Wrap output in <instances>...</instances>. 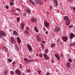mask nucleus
Listing matches in <instances>:
<instances>
[{
  "mask_svg": "<svg viewBox=\"0 0 75 75\" xmlns=\"http://www.w3.org/2000/svg\"><path fill=\"white\" fill-rule=\"evenodd\" d=\"M10 73L11 75H13V74H14V72L13 71H11L10 72Z\"/></svg>",
  "mask_w": 75,
  "mask_h": 75,
  "instance_id": "nucleus-30",
  "label": "nucleus"
},
{
  "mask_svg": "<svg viewBox=\"0 0 75 75\" xmlns=\"http://www.w3.org/2000/svg\"><path fill=\"white\" fill-rule=\"evenodd\" d=\"M24 27V23H21V28L22 30L21 31H23V30Z\"/></svg>",
  "mask_w": 75,
  "mask_h": 75,
  "instance_id": "nucleus-13",
  "label": "nucleus"
},
{
  "mask_svg": "<svg viewBox=\"0 0 75 75\" xmlns=\"http://www.w3.org/2000/svg\"><path fill=\"white\" fill-rule=\"evenodd\" d=\"M26 29L27 30H30V28H29L28 27H26Z\"/></svg>",
  "mask_w": 75,
  "mask_h": 75,
  "instance_id": "nucleus-43",
  "label": "nucleus"
},
{
  "mask_svg": "<svg viewBox=\"0 0 75 75\" xmlns=\"http://www.w3.org/2000/svg\"><path fill=\"white\" fill-rule=\"evenodd\" d=\"M59 42V39H57V42Z\"/></svg>",
  "mask_w": 75,
  "mask_h": 75,
  "instance_id": "nucleus-52",
  "label": "nucleus"
},
{
  "mask_svg": "<svg viewBox=\"0 0 75 75\" xmlns=\"http://www.w3.org/2000/svg\"><path fill=\"white\" fill-rule=\"evenodd\" d=\"M50 47L51 48H52L53 47H54L55 46V44L54 43V44H51L50 45Z\"/></svg>",
  "mask_w": 75,
  "mask_h": 75,
  "instance_id": "nucleus-20",
  "label": "nucleus"
},
{
  "mask_svg": "<svg viewBox=\"0 0 75 75\" xmlns=\"http://www.w3.org/2000/svg\"><path fill=\"white\" fill-rule=\"evenodd\" d=\"M44 25L46 28H48L50 27V23L48 22H44Z\"/></svg>",
  "mask_w": 75,
  "mask_h": 75,
  "instance_id": "nucleus-3",
  "label": "nucleus"
},
{
  "mask_svg": "<svg viewBox=\"0 0 75 75\" xmlns=\"http://www.w3.org/2000/svg\"><path fill=\"white\" fill-rule=\"evenodd\" d=\"M60 57L62 59H63V55H62V54H60Z\"/></svg>",
  "mask_w": 75,
  "mask_h": 75,
  "instance_id": "nucleus-38",
  "label": "nucleus"
},
{
  "mask_svg": "<svg viewBox=\"0 0 75 75\" xmlns=\"http://www.w3.org/2000/svg\"><path fill=\"white\" fill-rule=\"evenodd\" d=\"M39 56L40 57H42V54H40Z\"/></svg>",
  "mask_w": 75,
  "mask_h": 75,
  "instance_id": "nucleus-49",
  "label": "nucleus"
},
{
  "mask_svg": "<svg viewBox=\"0 0 75 75\" xmlns=\"http://www.w3.org/2000/svg\"><path fill=\"white\" fill-rule=\"evenodd\" d=\"M11 12H15V9H14V8H12V9L11 10Z\"/></svg>",
  "mask_w": 75,
  "mask_h": 75,
  "instance_id": "nucleus-28",
  "label": "nucleus"
},
{
  "mask_svg": "<svg viewBox=\"0 0 75 75\" xmlns=\"http://www.w3.org/2000/svg\"><path fill=\"white\" fill-rule=\"evenodd\" d=\"M52 61L53 63H54V59H52Z\"/></svg>",
  "mask_w": 75,
  "mask_h": 75,
  "instance_id": "nucleus-48",
  "label": "nucleus"
},
{
  "mask_svg": "<svg viewBox=\"0 0 75 75\" xmlns=\"http://www.w3.org/2000/svg\"><path fill=\"white\" fill-rule=\"evenodd\" d=\"M14 14H15V16H18V13L17 12H15V13Z\"/></svg>",
  "mask_w": 75,
  "mask_h": 75,
  "instance_id": "nucleus-35",
  "label": "nucleus"
},
{
  "mask_svg": "<svg viewBox=\"0 0 75 75\" xmlns=\"http://www.w3.org/2000/svg\"><path fill=\"white\" fill-rule=\"evenodd\" d=\"M10 5H11V6H13V5L14 4V3H13V2H11L10 3Z\"/></svg>",
  "mask_w": 75,
  "mask_h": 75,
  "instance_id": "nucleus-37",
  "label": "nucleus"
},
{
  "mask_svg": "<svg viewBox=\"0 0 75 75\" xmlns=\"http://www.w3.org/2000/svg\"><path fill=\"white\" fill-rule=\"evenodd\" d=\"M37 19H35L34 18H32V22H33V23H35V22H37Z\"/></svg>",
  "mask_w": 75,
  "mask_h": 75,
  "instance_id": "nucleus-12",
  "label": "nucleus"
},
{
  "mask_svg": "<svg viewBox=\"0 0 75 75\" xmlns=\"http://www.w3.org/2000/svg\"><path fill=\"white\" fill-rule=\"evenodd\" d=\"M13 35L15 36H17L18 35V33L16 31H13Z\"/></svg>",
  "mask_w": 75,
  "mask_h": 75,
  "instance_id": "nucleus-15",
  "label": "nucleus"
},
{
  "mask_svg": "<svg viewBox=\"0 0 75 75\" xmlns=\"http://www.w3.org/2000/svg\"><path fill=\"white\" fill-rule=\"evenodd\" d=\"M42 47H43V48L44 47V45H42Z\"/></svg>",
  "mask_w": 75,
  "mask_h": 75,
  "instance_id": "nucleus-61",
  "label": "nucleus"
},
{
  "mask_svg": "<svg viewBox=\"0 0 75 75\" xmlns=\"http://www.w3.org/2000/svg\"><path fill=\"white\" fill-rule=\"evenodd\" d=\"M44 1V2H45L47 0H43Z\"/></svg>",
  "mask_w": 75,
  "mask_h": 75,
  "instance_id": "nucleus-57",
  "label": "nucleus"
},
{
  "mask_svg": "<svg viewBox=\"0 0 75 75\" xmlns=\"http://www.w3.org/2000/svg\"><path fill=\"white\" fill-rule=\"evenodd\" d=\"M39 3L40 5H42L43 3V2L42 1H41L40 0H39Z\"/></svg>",
  "mask_w": 75,
  "mask_h": 75,
  "instance_id": "nucleus-25",
  "label": "nucleus"
},
{
  "mask_svg": "<svg viewBox=\"0 0 75 75\" xmlns=\"http://www.w3.org/2000/svg\"><path fill=\"white\" fill-rule=\"evenodd\" d=\"M15 47L16 49H17V51H18V50H19V47H18L17 46H16Z\"/></svg>",
  "mask_w": 75,
  "mask_h": 75,
  "instance_id": "nucleus-29",
  "label": "nucleus"
},
{
  "mask_svg": "<svg viewBox=\"0 0 75 75\" xmlns=\"http://www.w3.org/2000/svg\"><path fill=\"white\" fill-rule=\"evenodd\" d=\"M46 75H50V74H49V73H47Z\"/></svg>",
  "mask_w": 75,
  "mask_h": 75,
  "instance_id": "nucleus-56",
  "label": "nucleus"
},
{
  "mask_svg": "<svg viewBox=\"0 0 75 75\" xmlns=\"http://www.w3.org/2000/svg\"><path fill=\"white\" fill-rule=\"evenodd\" d=\"M47 14H49V12H47Z\"/></svg>",
  "mask_w": 75,
  "mask_h": 75,
  "instance_id": "nucleus-62",
  "label": "nucleus"
},
{
  "mask_svg": "<svg viewBox=\"0 0 75 75\" xmlns=\"http://www.w3.org/2000/svg\"><path fill=\"white\" fill-rule=\"evenodd\" d=\"M27 48H28L29 51H31L33 50V49L31 47V46L29 44H28L27 45Z\"/></svg>",
  "mask_w": 75,
  "mask_h": 75,
  "instance_id": "nucleus-8",
  "label": "nucleus"
},
{
  "mask_svg": "<svg viewBox=\"0 0 75 75\" xmlns=\"http://www.w3.org/2000/svg\"><path fill=\"white\" fill-rule=\"evenodd\" d=\"M0 35H3V36H6V34L4 32L0 31Z\"/></svg>",
  "mask_w": 75,
  "mask_h": 75,
  "instance_id": "nucleus-7",
  "label": "nucleus"
},
{
  "mask_svg": "<svg viewBox=\"0 0 75 75\" xmlns=\"http://www.w3.org/2000/svg\"><path fill=\"white\" fill-rule=\"evenodd\" d=\"M72 27H73V26L72 25H70L69 26V28H72Z\"/></svg>",
  "mask_w": 75,
  "mask_h": 75,
  "instance_id": "nucleus-46",
  "label": "nucleus"
},
{
  "mask_svg": "<svg viewBox=\"0 0 75 75\" xmlns=\"http://www.w3.org/2000/svg\"><path fill=\"white\" fill-rule=\"evenodd\" d=\"M36 40L37 41H38L40 42V38L38 35H37V37L36 38Z\"/></svg>",
  "mask_w": 75,
  "mask_h": 75,
  "instance_id": "nucleus-18",
  "label": "nucleus"
},
{
  "mask_svg": "<svg viewBox=\"0 0 75 75\" xmlns=\"http://www.w3.org/2000/svg\"><path fill=\"white\" fill-rule=\"evenodd\" d=\"M15 72L16 74H21L20 70L18 69H17L15 70Z\"/></svg>",
  "mask_w": 75,
  "mask_h": 75,
  "instance_id": "nucleus-10",
  "label": "nucleus"
},
{
  "mask_svg": "<svg viewBox=\"0 0 75 75\" xmlns=\"http://www.w3.org/2000/svg\"><path fill=\"white\" fill-rule=\"evenodd\" d=\"M53 2L54 3V4H55V7H57V5H58V2L57 0H53Z\"/></svg>",
  "mask_w": 75,
  "mask_h": 75,
  "instance_id": "nucleus-11",
  "label": "nucleus"
},
{
  "mask_svg": "<svg viewBox=\"0 0 75 75\" xmlns=\"http://www.w3.org/2000/svg\"><path fill=\"white\" fill-rule=\"evenodd\" d=\"M50 8L52 10V7H51V6H50Z\"/></svg>",
  "mask_w": 75,
  "mask_h": 75,
  "instance_id": "nucleus-60",
  "label": "nucleus"
},
{
  "mask_svg": "<svg viewBox=\"0 0 75 75\" xmlns=\"http://www.w3.org/2000/svg\"><path fill=\"white\" fill-rule=\"evenodd\" d=\"M0 37H1V38H2V36H1V35H0Z\"/></svg>",
  "mask_w": 75,
  "mask_h": 75,
  "instance_id": "nucleus-55",
  "label": "nucleus"
},
{
  "mask_svg": "<svg viewBox=\"0 0 75 75\" xmlns=\"http://www.w3.org/2000/svg\"><path fill=\"white\" fill-rule=\"evenodd\" d=\"M72 46H74V44H71L69 45V47H72Z\"/></svg>",
  "mask_w": 75,
  "mask_h": 75,
  "instance_id": "nucleus-33",
  "label": "nucleus"
},
{
  "mask_svg": "<svg viewBox=\"0 0 75 75\" xmlns=\"http://www.w3.org/2000/svg\"><path fill=\"white\" fill-rule=\"evenodd\" d=\"M7 74H8V70H6L5 71L4 73V75H7Z\"/></svg>",
  "mask_w": 75,
  "mask_h": 75,
  "instance_id": "nucleus-26",
  "label": "nucleus"
},
{
  "mask_svg": "<svg viewBox=\"0 0 75 75\" xmlns=\"http://www.w3.org/2000/svg\"><path fill=\"white\" fill-rule=\"evenodd\" d=\"M60 30H61V28L58 26H57L54 29V31L57 32H59Z\"/></svg>",
  "mask_w": 75,
  "mask_h": 75,
  "instance_id": "nucleus-2",
  "label": "nucleus"
},
{
  "mask_svg": "<svg viewBox=\"0 0 75 75\" xmlns=\"http://www.w3.org/2000/svg\"><path fill=\"white\" fill-rule=\"evenodd\" d=\"M69 61L70 62H72V59H69Z\"/></svg>",
  "mask_w": 75,
  "mask_h": 75,
  "instance_id": "nucleus-40",
  "label": "nucleus"
},
{
  "mask_svg": "<svg viewBox=\"0 0 75 75\" xmlns=\"http://www.w3.org/2000/svg\"><path fill=\"white\" fill-rule=\"evenodd\" d=\"M35 55H36V57H37V56H38V55H37V54H35Z\"/></svg>",
  "mask_w": 75,
  "mask_h": 75,
  "instance_id": "nucleus-58",
  "label": "nucleus"
},
{
  "mask_svg": "<svg viewBox=\"0 0 75 75\" xmlns=\"http://www.w3.org/2000/svg\"><path fill=\"white\" fill-rule=\"evenodd\" d=\"M62 40L64 42H67L68 40V38L67 36H64L62 38Z\"/></svg>",
  "mask_w": 75,
  "mask_h": 75,
  "instance_id": "nucleus-9",
  "label": "nucleus"
},
{
  "mask_svg": "<svg viewBox=\"0 0 75 75\" xmlns=\"http://www.w3.org/2000/svg\"><path fill=\"white\" fill-rule=\"evenodd\" d=\"M11 41L12 43H13V44L16 43V42L15 39H14V38L13 37L11 38Z\"/></svg>",
  "mask_w": 75,
  "mask_h": 75,
  "instance_id": "nucleus-4",
  "label": "nucleus"
},
{
  "mask_svg": "<svg viewBox=\"0 0 75 75\" xmlns=\"http://www.w3.org/2000/svg\"><path fill=\"white\" fill-rule=\"evenodd\" d=\"M29 1L32 4H38V0H35L34 1V2L32 0H29Z\"/></svg>",
  "mask_w": 75,
  "mask_h": 75,
  "instance_id": "nucleus-1",
  "label": "nucleus"
},
{
  "mask_svg": "<svg viewBox=\"0 0 75 75\" xmlns=\"http://www.w3.org/2000/svg\"><path fill=\"white\" fill-rule=\"evenodd\" d=\"M16 64V62H12V65H14V64Z\"/></svg>",
  "mask_w": 75,
  "mask_h": 75,
  "instance_id": "nucleus-44",
  "label": "nucleus"
},
{
  "mask_svg": "<svg viewBox=\"0 0 75 75\" xmlns=\"http://www.w3.org/2000/svg\"><path fill=\"white\" fill-rule=\"evenodd\" d=\"M16 10H18V8H17Z\"/></svg>",
  "mask_w": 75,
  "mask_h": 75,
  "instance_id": "nucleus-63",
  "label": "nucleus"
},
{
  "mask_svg": "<svg viewBox=\"0 0 75 75\" xmlns=\"http://www.w3.org/2000/svg\"><path fill=\"white\" fill-rule=\"evenodd\" d=\"M24 60L25 61H28V59L26 58H24Z\"/></svg>",
  "mask_w": 75,
  "mask_h": 75,
  "instance_id": "nucleus-36",
  "label": "nucleus"
},
{
  "mask_svg": "<svg viewBox=\"0 0 75 75\" xmlns=\"http://www.w3.org/2000/svg\"><path fill=\"white\" fill-rule=\"evenodd\" d=\"M5 8H6L7 9H8V6H5Z\"/></svg>",
  "mask_w": 75,
  "mask_h": 75,
  "instance_id": "nucleus-45",
  "label": "nucleus"
},
{
  "mask_svg": "<svg viewBox=\"0 0 75 75\" xmlns=\"http://www.w3.org/2000/svg\"><path fill=\"white\" fill-rule=\"evenodd\" d=\"M34 30L35 32H36L37 33H38V30L37 28L36 27H35L34 28Z\"/></svg>",
  "mask_w": 75,
  "mask_h": 75,
  "instance_id": "nucleus-21",
  "label": "nucleus"
},
{
  "mask_svg": "<svg viewBox=\"0 0 75 75\" xmlns=\"http://www.w3.org/2000/svg\"><path fill=\"white\" fill-rule=\"evenodd\" d=\"M45 34H48V32L46 31L45 32Z\"/></svg>",
  "mask_w": 75,
  "mask_h": 75,
  "instance_id": "nucleus-54",
  "label": "nucleus"
},
{
  "mask_svg": "<svg viewBox=\"0 0 75 75\" xmlns=\"http://www.w3.org/2000/svg\"><path fill=\"white\" fill-rule=\"evenodd\" d=\"M23 75H25V74L24 73L23 74Z\"/></svg>",
  "mask_w": 75,
  "mask_h": 75,
  "instance_id": "nucleus-64",
  "label": "nucleus"
},
{
  "mask_svg": "<svg viewBox=\"0 0 75 75\" xmlns=\"http://www.w3.org/2000/svg\"><path fill=\"white\" fill-rule=\"evenodd\" d=\"M67 21L66 22V23H67V25H69V20Z\"/></svg>",
  "mask_w": 75,
  "mask_h": 75,
  "instance_id": "nucleus-27",
  "label": "nucleus"
},
{
  "mask_svg": "<svg viewBox=\"0 0 75 75\" xmlns=\"http://www.w3.org/2000/svg\"><path fill=\"white\" fill-rule=\"evenodd\" d=\"M38 72L39 75L41 73V71H38Z\"/></svg>",
  "mask_w": 75,
  "mask_h": 75,
  "instance_id": "nucleus-41",
  "label": "nucleus"
},
{
  "mask_svg": "<svg viewBox=\"0 0 75 75\" xmlns=\"http://www.w3.org/2000/svg\"><path fill=\"white\" fill-rule=\"evenodd\" d=\"M30 70H29V69H28V70H27V72H30Z\"/></svg>",
  "mask_w": 75,
  "mask_h": 75,
  "instance_id": "nucleus-47",
  "label": "nucleus"
},
{
  "mask_svg": "<svg viewBox=\"0 0 75 75\" xmlns=\"http://www.w3.org/2000/svg\"><path fill=\"white\" fill-rule=\"evenodd\" d=\"M24 62L25 64H28V63H27V61H25Z\"/></svg>",
  "mask_w": 75,
  "mask_h": 75,
  "instance_id": "nucleus-51",
  "label": "nucleus"
},
{
  "mask_svg": "<svg viewBox=\"0 0 75 75\" xmlns=\"http://www.w3.org/2000/svg\"><path fill=\"white\" fill-rule=\"evenodd\" d=\"M67 68H69V67H70V66H71V64H70V63H69V62H67Z\"/></svg>",
  "mask_w": 75,
  "mask_h": 75,
  "instance_id": "nucleus-22",
  "label": "nucleus"
},
{
  "mask_svg": "<svg viewBox=\"0 0 75 75\" xmlns=\"http://www.w3.org/2000/svg\"><path fill=\"white\" fill-rule=\"evenodd\" d=\"M8 61H9V62H11L12 60H11V59H8Z\"/></svg>",
  "mask_w": 75,
  "mask_h": 75,
  "instance_id": "nucleus-39",
  "label": "nucleus"
},
{
  "mask_svg": "<svg viewBox=\"0 0 75 75\" xmlns=\"http://www.w3.org/2000/svg\"><path fill=\"white\" fill-rule=\"evenodd\" d=\"M43 57L45 59H49V57L48 56V55L45 54V53L43 54Z\"/></svg>",
  "mask_w": 75,
  "mask_h": 75,
  "instance_id": "nucleus-6",
  "label": "nucleus"
},
{
  "mask_svg": "<svg viewBox=\"0 0 75 75\" xmlns=\"http://www.w3.org/2000/svg\"><path fill=\"white\" fill-rule=\"evenodd\" d=\"M55 56L57 59V60H58V61H59L60 59V57L57 54H55Z\"/></svg>",
  "mask_w": 75,
  "mask_h": 75,
  "instance_id": "nucleus-14",
  "label": "nucleus"
},
{
  "mask_svg": "<svg viewBox=\"0 0 75 75\" xmlns=\"http://www.w3.org/2000/svg\"><path fill=\"white\" fill-rule=\"evenodd\" d=\"M34 60L32 59V60H29L27 61V63H30V62H33Z\"/></svg>",
  "mask_w": 75,
  "mask_h": 75,
  "instance_id": "nucleus-23",
  "label": "nucleus"
},
{
  "mask_svg": "<svg viewBox=\"0 0 75 75\" xmlns=\"http://www.w3.org/2000/svg\"><path fill=\"white\" fill-rule=\"evenodd\" d=\"M17 21L18 22H19V21H20V18H17Z\"/></svg>",
  "mask_w": 75,
  "mask_h": 75,
  "instance_id": "nucleus-34",
  "label": "nucleus"
},
{
  "mask_svg": "<svg viewBox=\"0 0 75 75\" xmlns=\"http://www.w3.org/2000/svg\"><path fill=\"white\" fill-rule=\"evenodd\" d=\"M27 15V14H26V13L25 12L23 13V16H25Z\"/></svg>",
  "mask_w": 75,
  "mask_h": 75,
  "instance_id": "nucleus-42",
  "label": "nucleus"
},
{
  "mask_svg": "<svg viewBox=\"0 0 75 75\" xmlns=\"http://www.w3.org/2000/svg\"><path fill=\"white\" fill-rule=\"evenodd\" d=\"M4 51H8V50L7 49V48L5 47L4 48Z\"/></svg>",
  "mask_w": 75,
  "mask_h": 75,
  "instance_id": "nucleus-31",
  "label": "nucleus"
},
{
  "mask_svg": "<svg viewBox=\"0 0 75 75\" xmlns=\"http://www.w3.org/2000/svg\"><path fill=\"white\" fill-rule=\"evenodd\" d=\"M10 1H14V0H9Z\"/></svg>",
  "mask_w": 75,
  "mask_h": 75,
  "instance_id": "nucleus-53",
  "label": "nucleus"
},
{
  "mask_svg": "<svg viewBox=\"0 0 75 75\" xmlns=\"http://www.w3.org/2000/svg\"><path fill=\"white\" fill-rule=\"evenodd\" d=\"M69 35V38L70 40H72L73 38H74V37L75 36V34H73L72 33L70 34Z\"/></svg>",
  "mask_w": 75,
  "mask_h": 75,
  "instance_id": "nucleus-5",
  "label": "nucleus"
},
{
  "mask_svg": "<svg viewBox=\"0 0 75 75\" xmlns=\"http://www.w3.org/2000/svg\"><path fill=\"white\" fill-rule=\"evenodd\" d=\"M17 41L20 44L21 43V40L19 37H17Z\"/></svg>",
  "mask_w": 75,
  "mask_h": 75,
  "instance_id": "nucleus-17",
  "label": "nucleus"
},
{
  "mask_svg": "<svg viewBox=\"0 0 75 75\" xmlns=\"http://www.w3.org/2000/svg\"><path fill=\"white\" fill-rule=\"evenodd\" d=\"M42 43H43V44H44V43H45V42H44V41H43V42H42Z\"/></svg>",
  "mask_w": 75,
  "mask_h": 75,
  "instance_id": "nucleus-59",
  "label": "nucleus"
},
{
  "mask_svg": "<svg viewBox=\"0 0 75 75\" xmlns=\"http://www.w3.org/2000/svg\"><path fill=\"white\" fill-rule=\"evenodd\" d=\"M27 11L28 14H30V13H31V10L30 9H28L27 10Z\"/></svg>",
  "mask_w": 75,
  "mask_h": 75,
  "instance_id": "nucleus-19",
  "label": "nucleus"
},
{
  "mask_svg": "<svg viewBox=\"0 0 75 75\" xmlns=\"http://www.w3.org/2000/svg\"><path fill=\"white\" fill-rule=\"evenodd\" d=\"M73 9L74 10V12H75V8L74 7H73Z\"/></svg>",
  "mask_w": 75,
  "mask_h": 75,
  "instance_id": "nucleus-50",
  "label": "nucleus"
},
{
  "mask_svg": "<svg viewBox=\"0 0 75 75\" xmlns=\"http://www.w3.org/2000/svg\"><path fill=\"white\" fill-rule=\"evenodd\" d=\"M24 33H25V34H29V32L27 30H25L24 32Z\"/></svg>",
  "mask_w": 75,
  "mask_h": 75,
  "instance_id": "nucleus-24",
  "label": "nucleus"
},
{
  "mask_svg": "<svg viewBox=\"0 0 75 75\" xmlns=\"http://www.w3.org/2000/svg\"><path fill=\"white\" fill-rule=\"evenodd\" d=\"M45 54H47L48 53V50L46 49L45 51Z\"/></svg>",
  "mask_w": 75,
  "mask_h": 75,
  "instance_id": "nucleus-32",
  "label": "nucleus"
},
{
  "mask_svg": "<svg viewBox=\"0 0 75 75\" xmlns=\"http://www.w3.org/2000/svg\"><path fill=\"white\" fill-rule=\"evenodd\" d=\"M64 18L66 21H68L69 20V18L67 16H65Z\"/></svg>",
  "mask_w": 75,
  "mask_h": 75,
  "instance_id": "nucleus-16",
  "label": "nucleus"
}]
</instances>
